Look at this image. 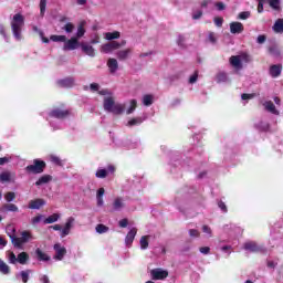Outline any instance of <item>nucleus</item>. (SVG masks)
Segmentation results:
<instances>
[{"label":"nucleus","mask_w":283,"mask_h":283,"mask_svg":"<svg viewBox=\"0 0 283 283\" xmlns=\"http://www.w3.org/2000/svg\"><path fill=\"white\" fill-rule=\"evenodd\" d=\"M23 25H25V18L21 13H15L11 20V30L17 41H21V30H23Z\"/></svg>","instance_id":"obj_1"},{"label":"nucleus","mask_w":283,"mask_h":283,"mask_svg":"<svg viewBox=\"0 0 283 283\" xmlns=\"http://www.w3.org/2000/svg\"><path fill=\"white\" fill-rule=\"evenodd\" d=\"M251 56L247 53H242L240 55H232L230 57V65H232L238 72L239 70H242L243 63H250Z\"/></svg>","instance_id":"obj_2"},{"label":"nucleus","mask_w":283,"mask_h":283,"mask_svg":"<svg viewBox=\"0 0 283 283\" xmlns=\"http://www.w3.org/2000/svg\"><path fill=\"white\" fill-rule=\"evenodd\" d=\"M31 240H34L32 233L30 231H22L20 237H15V239H13L12 244L17 247V249H23V244H28Z\"/></svg>","instance_id":"obj_3"},{"label":"nucleus","mask_w":283,"mask_h":283,"mask_svg":"<svg viewBox=\"0 0 283 283\" xmlns=\"http://www.w3.org/2000/svg\"><path fill=\"white\" fill-rule=\"evenodd\" d=\"M99 94L104 97V109L105 112H112L114 109V105L116 103V98L107 90L99 91Z\"/></svg>","instance_id":"obj_4"},{"label":"nucleus","mask_w":283,"mask_h":283,"mask_svg":"<svg viewBox=\"0 0 283 283\" xmlns=\"http://www.w3.org/2000/svg\"><path fill=\"white\" fill-rule=\"evenodd\" d=\"M43 169H45V161L35 159L33 165L27 166L25 171L29 174H43Z\"/></svg>","instance_id":"obj_5"},{"label":"nucleus","mask_w":283,"mask_h":283,"mask_svg":"<svg viewBox=\"0 0 283 283\" xmlns=\"http://www.w3.org/2000/svg\"><path fill=\"white\" fill-rule=\"evenodd\" d=\"M76 224V218L69 217L65 220V223L62 226V238H67L70 233H72V229H74Z\"/></svg>","instance_id":"obj_6"},{"label":"nucleus","mask_w":283,"mask_h":283,"mask_svg":"<svg viewBox=\"0 0 283 283\" xmlns=\"http://www.w3.org/2000/svg\"><path fill=\"white\" fill-rule=\"evenodd\" d=\"M53 249L55 251L53 260H56L57 262H61L67 254V249H65V247L61 243H55Z\"/></svg>","instance_id":"obj_7"},{"label":"nucleus","mask_w":283,"mask_h":283,"mask_svg":"<svg viewBox=\"0 0 283 283\" xmlns=\"http://www.w3.org/2000/svg\"><path fill=\"white\" fill-rule=\"evenodd\" d=\"M81 48V44L78 42V38L72 36L69 40H65L63 50L66 52H70L72 50H78Z\"/></svg>","instance_id":"obj_8"},{"label":"nucleus","mask_w":283,"mask_h":283,"mask_svg":"<svg viewBox=\"0 0 283 283\" xmlns=\"http://www.w3.org/2000/svg\"><path fill=\"white\" fill-rule=\"evenodd\" d=\"M150 277L151 280H166L169 277V272L160 268L153 269L150 270Z\"/></svg>","instance_id":"obj_9"},{"label":"nucleus","mask_w":283,"mask_h":283,"mask_svg":"<svg viewBox=\"0 0 283 283\" xmlns=\"http://www.w3.org/2000/svg\"><path fill=\"white\" fill-rule=\"evenodd\" d=\"M80 48L82 50V52L84 54H86V56H91L92 59H94V56H96V49H94V46H92L91 42H82L80 44Z\"/></svg>","instance_id":"obj_10"},{"label":"nucleus","mask_w":283,"mask_h":283,"mask_svg":"<svg viewBox=\"0 0 283 283\" xmlns=\"http://www.w3.org/2000/svg\"><path fill=\"white\" fill-rule=\"evenodd\" d=\"M134 51L130 48L122 49L116 52V57L118 61H127L128 59H132V54Z\"/></svg>","instance_id":"obj_11"},{"label":"nucleus","mask_w":283,"mask_h":283,"mask_svg":"<svg viewBox=\"0 0 283 283\" xmlns=\"http://www.w3.org/2000/svg\"><path fill=\"white\" fill-rule=\"evenodd\" d=\"M116 171V167L108 166L107 169L105 168H98L95 172L96 178H105L106 176H109V174H114Z\"/></svg>","instance_id":"obj_12"},{"label":"nucleus","mask_w":283,"mask_h":283,"mask_svg":"<svg viewBox=\"0 0 283 283\" xmlns=\"http://www.w3.org/2000/svg\"><path fill=\"white\" fill-rule=\"evenodd\" d=\"M230 32L231 34H242L244 32V24L242 22H231Z\"/></svg>","instance_id":"obj_13"},{"label":"nucleus","mask_w":283,"mask_h":283,"mask_svg":"<svg viewBox=\"0 0 283 283\" xmlns=\"http://www.w3.org/2000/svg\"><path fill=\"white\" fill-rule=\"evenodd\" d=\"M136 233H138V230L136 228L130 229V231L127 233L125 238V244L126 247H132L134 243V240L136 238Z\"/></svg>","instance_id":"obj_14"},{"label":"nucleus","mask_w":283,"mask_h":283,"mask_svg":"<svg viewBox=\"0 0 283 283\" xmlns=\"http://www.w3.org/2000/svg\"><path fill=\"white\" fill-rule=\"evenodd\" d=\"M107 67L111 74H116V72H118V60L109 57L107 61Z\"/></svg>","instance_id":"obj_15"},{"label":"nucleus","mask_w":283,"mask_h":283,"mask_svg":"<svg viewBox=\"0 0 283 283\" xmlns=\"http://www.w3.org/2000/svg\"><path fill=\"white\" fill-rule=\"evenodd\" d=\"M263 107L266 109V112H270V114L280 116V111H277V108H275V104H273V102H271V101L264 102Z\"/></svg>","instance_id":"obj_16"},{"label":"nucleus","mask_w":283,"mask_h":283,"mask_svg":"<svg viewBox=\"0 0 283 283\" xmlns=\"http://www.w3.org/2000/svg\"><path fill=\"white\" fill-rule=\"evenodd\" d=\"M125 106V112L127 115L134 114L136 112V107H138V102L136 99H130L127 104H124Z\"/></svg>","instance_id":"obj_17"},{"label":"nucleus","mask_w":283,"mask_h":283,"mask_svg":"<svg viewBox=\"0 0 283 283\" xmlns=\"http://www.w3.org/2000/svg\"><path fill=\"white\" fill-rule=\"evenodd\" d=\"M69 115H70V112L63 111L61 108L53 109L50 113V116H52V118H65Z\"/></svg>","instance_id":"obj_18"},{"label":"nucleus","mask_w":283,"mask_h":283,"mask_svg":"<svg viewBox=\"0 0 283 283\" xmlns=\"http://www.w3.org/2000/svg\"><path fill=\"white\" fill-rule=\"evenodd\" d=\"M113 208L115 211L125 209V199L123 197L115 198L113 201Z\"/></svg>","instance_id":"obj_19"},{"label":"nucleus","mask_w":283,"mask_h":283,"mask_svg":"<svg viewBox=\"0 0 283 283\" xmlns=\"http://www.w3.org/2000/svg\"><path fill=\"white\" fill-rule=\"evenodd\" d=\"M45 207V199H33L29 201V209H41Z\"/></svg>","instance_id":"obj_20"},{"label":"nucleus","mask_w":283,"mask_h":283,"mask_svg":"<svg viewBox=\"0 0 283 283\" xmlns=\"http://www.w3.org/2000/svg\"><path fill=\"white\" fill-rule=\"evenodd\" d=\"M125 104H120L118 102L115 103V105L113 106L111 114H115L116 116H120V114L125 113Z\"/></svg>","instance_id":"obj_21"},{"label":"nucleus","mask_w":283,"mask_h":283,"mask_svg":"<svg viewBox=\"0 0 283 283\" xmlns=\"http://www.w3.org/2000/svg\"><path fill=\"white\" fill-rule=\"evenodd\" d=\"M282 74V65L277 64V65H272L270 67V75L272 76V78H277V76H280Z\"/></svg>","instance_id":"obj_22"},{"label":"nucleus","mask_w":283,"mask_h":283,"mask_svg":"<svg viewBox=\"0 0 283 283\" xmlns=\"http://www.w3.org/2000/svg\"><path fill=\"white\" fill-rule=\"evenodd\" d=\"M105 196V188H99L96 191V202L97 207H103L105 205V201L103 200V197Z\"/></svg>","instance_id":"obj_23"},{"label":"nucleus","mask_w":283,"mask_h":283,"mask_svg":"<svg viewBox=\"0 0 283 283\" xmlns=\"http://www.w3.org/2000/svg\"><path fill=\"white\" fill-rule=\"evenodd\" d=\"M243 249H245V251H251V253H258V251H260V247H258V243L255 242L244 243Z\"/></svg>","instance_id":"obj_24"},{"label":"nucleus","mask_w":283,"mask_h":283,"mask_svg":"<svg viewBox=\"0 0 283 283\" xmlns=\"http://www.w3.org/2000/svg\"><path fill=\"white\" fill-rule=\"evenodd\" d=\"M104 39L106 41H116L117 39H120V33L118 31L106 32L104 33Z\"/></svg>","instance_id":"obj_25"},{"label":"nucleus","mask_w":283,"mask_h":283,"mask_svg":"<svg viewBox=\"0 0 283 283\" xmlns=\"http://www.w3.org/2000/svg\"><path fill=\"white\" fill-rule=\"evenodd\" d=\"M11 180H14V174L10 171H4L0 174V181L1 182H10Z\"/></svg>","instance_id":"obj_26"},{"label":"nucleus","mask_w":283,"mask_h":283,"mask_svg":"<svg viewBox=\"0 0 283 283\" xmlns=\"http://www.w3.org/2000/svg\"><path fill=\"white\" fill-rule=\"evenodd\" d=\"M48 182H52V176L43 175L35 181V185L36 187H42V185H48Z\"/></svg>","instance_id":"obj_27"},{"label":"nucleus","mask_w":283,"mask_h":283,"mask_svg":"<svg viewBox=\"0 0 283 283\" xmlns=\"http://www.w3.org/2000/svg\"><path fill=\"white\" fill-rule=\"evenodd\" d=\"M61 220L60 213H53L49 216L46 219H44V224H54V222H59Z\"/></svg>","instance_id":"obj_28"},{"label":"nucleus","mask_w":283,"mask_h":283,"mask_svg":"<svg viewBox=\"0 0 283 283\" xmlns=\"http://www.w3.org/2000/svg\"><path fill=\"white\" fill-rule=\"evenodd\" d=\"M59 86L60 87H73L74 86V78L67 77L64 80L59 81Z\"/></svg>","instance_id":"obj_29"},{"label":"nucleus","mask_w":283,"mask_h":283,"mask_svg":"<svg viewBox=\"0 0 283 283\" xmlns=\"http://www.w3.org/2000/svg\"><path fill=\"white\" fill-rule=\"evenodd\" d=\"M139 247L142 251H147V249H149V235H144L140 238Z\"/></svg>","instance_id":"obj_30"},{"label":"nucleus","mask_w":283,"mask_h":283,"mask_svg":"<svg viewBox=\"0 0 283 283\" xmlns=\"http://www.w3.org/2000/svg\"><path fill=\"white\" fill-rule=\"evenodd\" d=\"M273 31L276 34H283V19H277L273 25Z\"/></svg>","instance_id":"obj_31"},{"label":"nucleus","mask_w":283,"mask_h":283,"mask_svg":"<svg viewBox=\"0 0 283 283\" xmlns=\"http://www.w3.org/2000/svg\"><path fill=\"white\" fill-rule=\"evenodd\" d=\"M142 103L146 107H149V106L154 105V95H150V94L144 95L143 99H142Z\"/></svg>","instance_id":"obj_32"},{"label":"nucleus","mask_w":283,"mask_h":283,"mask_svg":"<svg viewBox=\"0 0 283 283\" xmlns=\"http://www.w3.org/2000/svg\"><path fill=\"white\" fill-rule=\"evenodd\" d=\"M1 211H2V212L11 211V212H13V213H17V211H19V207H17V205H14V203H7V205H4V206L1 208Z\"/></svg>","instance_id":"obj_33"},{"label":"nucleus","mask_w":283,"mask_h":283,"mask_svg":"<svg viewBox=\"0 0 283 283\" xmlns=\"http://www.w3.org/2000/svg\"><path fill=\"white\" fill-rule=\"evenodd\" d=\"M32 30L39 34L42 43H50V39L45 38V34L41 31V29H39L36 25H33Z\"/></svg>","instance_id":"obj_34"},{"label":"nucleus","mask_w":283,"mask_h":283,"mask_svg":"<svg viewBox=\"0 0 283 283\" xmlns=\"http://www.w3.org/2000/svg\"><path fill=\"white\" fill-rule=\"evenodd\" d=\"M85 35V22H81L77 27L75 39H82Z\"/></svg>","instance_id":"obj_35"},{"label":"nucleus","mask_w":283,"mask_h":283,"mask_svg":"<svg viewBox=\"0 0 283 283\" xmlns=\"http://www.w3.org/2000/svg\"><path fill=\"white\" fill-rule=\"evenodd\" d=\"M30 273H32L31 270L21 271L19 274H17V277H21L23 283H28V280H30Z\"/></svg>","instance_id":"obj_36"},{"label":"nucleus","mask_w":283,"mask_h":283,"mask_svg":"<svg viewBox=\"0 0 283 283\" xmlns=\"http://www.w3.org/2000/svg\"><path fill=\"white\" fill-rule=\"evenodd\" d=\"M28 260H30V255L27 252L18 254L19 264H28Z\"/></svg>","instance_id":"obj_37"},{"label":"nucleus","mask_w":283,"mask_h":283,"mask_svg":"<svg viewBox=\"0 0 283 283\" xmlns=\"http://www.w3.org/2000/svg\"><path fill=\"white\" fill-rule=\"evenodd\" d=\"M216 81L218 83H227L229 81V76L227 75V73L224 72H219L217 75H216Z\"/></svg>","instance_id":"obj_38"},{"label":"nucleus","mask_w":283,"mask_h":283,"mask_svg":"<svg viewBox=\"0 0 283 283\" xmlns=\"http://www.w3.org/2000/svg\"><path fill=\"white\" fill-rule=\"evenodd\" d=\"M202 233H205V238H213V230L209 226H202L201 227Z\"/></svg>","instance_id":"obj_39"},{"label":"nucleus","mask_w":283,"mask_h":283,"mask_svg":"<svg viewBox=\"0 0 283 283\" xmlns=\"http://www.w3.org/2000/svg\"><path fill=\"white\" fill-rule=\"evenodd\" d=\"M6 231H7V234L9 235V238L11 239V242H13V240H15V235H14V233H15V229H14V226H12V224H9L8 227H7V229H6Z\"/></svg>","instance_id":"obj_40"},{"label":"nucleus","mask_w":283,"mask_h":283,"mask_svg":"<svg viewBox=\"0 0 283 283\" xmlns=\"http://www.w3.org/2000/svg\"><path fill=\"white\" fill-rule=\"evenodd\" d=\"M50 40L54 43H65L67 41V36L65 35H51Z\"/></svg>","instance_id":"obj_41"},{"label":"nucleus","mask_w":283,"mask_h":283,"mask_svg":"<svg viewBox=\"0 0 283 283\" xmlns=\"http://www.w3.org/2000/svg\"><path fill=\"white\" fill-rule=\"evenodd\" d=\"M35 253L38 259H40L42 262H48L50 260V256L45 252L41 251V249H36Z\"/></svg>","instance_id":"obj_42"},{"label":"nucleus","mask_w":283,"mask_h":283,"mask_svg":"<svg viewBox=\"0 0 283 283\" xmlns=\"http://www.w3.org/2000/svg\"><path fill=\"white\" fill-rule=\"evenodd\" d=\"M142 123H143V119L140 117H136V118L128 120L126 126L127 127H136V125H142Z\"/></svg>","instance_id":"obj_43"},{"label":"nucleus","mask_w":283,"mask_h":283,"mask_svg":"<svg viewBox=\"0 0 283 283\" xmlns=\"http://www.w3.org/2000/svg\"><path fill=\"white\" fill-rule=\"evenodd\" d=\"M0 273H3V275H8L10 273V266L7 265L3 260L0 259Z\"/></svg>","instance_id":"obj_44"},{"label":"nucleus","mask_w":283,"mask_h":283,"mask_svg":"<svg viewBox=\"0 0 283 283\" xmlns=\"http://www.w3.org/2000/svg\"><path fill=\"white\" fill-rule=\"evenodd\" d=\"M99 52H102L103 54H112V46L109 45V42L102 44L99 48Z\"/></svg>","instance_id":"obj_45"},{"label":"nucleus","mask_w":283,"mask_h":283,"mask_svg":"<svg viewBox=\"0 0 283 283\" xmlns=\"http://www.w3.org/2000/svg\"><path fill=\"white\" fill-rule=\"evenodd\" d=\"M74 29H75V27H74V23H72V22H67L66 24H64L62 27V30H64V32H66V34H72V32H74Z\"/></svg>","instance_id":"obj_46"},{"label":"nucleus","mask_w":283,"mask_h":283,"mask_svg":"<svg viewBox=\"0 0 283 283\" xmlns=\"http://www.w3.org/2000/svg\"><path fill=\"white\" fill-rule=\"evenodd\" d=\"M49 160H51L53 165H59V167H63V160H61V158H59V156L56 155H50Z\"/></svg>","instance_id":"obj_47"},{"label":"nucleus","mask_w":283,"mask_h":283,"mask_svg":"<svg viewBox=\"0 0 283 283\" xmlns=\"http://www.w3.org/2000/svg\"><path fill=\"white\" fill-rule=\"evenodd\" d=\"M125 41H123L122 43L116 42V41H112L108 42V45H111V50L114 52V50H119L120 45H125Z\"/></svg>","instance_id":"obj_48"},{"label":"nucleus","mask_w":283,"mask_h":283,"mask_svg":"<svg viewBox=\"0 0 283 283\" xmlns=\"http://www.w3.org/2000/svg\"><path fill=\"white\" fill-rule=\"evenodd\" d=\"M48 7V0H40V14L45 15V8Z\"/></svg>","instance_id":"obj_49"},{"label":"nucleus","mask_w":283,"mask_h":283,"mask_svg":"<svg viewBox=\"0 0 283 283\" xmlns=\"http://www.w3.org/2000/svg\"><path fill=\"white\" fill-rule=\"evenodd\" d=\"M95 229L97 233H107V231H109V228L104 224H97Z\"/></svg>","instance_id":"obj_50"},{"label":"nucleus","mask_w":283,"mask_h":283,"mask_svg":"<svg viewBox=\"0 0 283 283\" xmlns=\"http://www.w3.org/2000/svg\"><path fill=\"white\" fill-rule=\"evenodd\" d=\"M8 260L10 262V264H17L18 256L14 254V252H9Z\"/></svg>","instance_id":"obj_51"},{"label":"nucleus","mask_w":283,"mask_h":283,"mask_svg":"<svg viewBox=\"0 0 283 283\" xmlns=\"http://www.w3.org/2000/svg\"><path fill=\"white\" fill-rule=\"evenodd\" d=\"M249 17H251V12L243 11V12L239 13L238 19H241V21H247V19H249Z\"/></svg>","instance_id":"obj_52"},{"label":"nucleus","mask_w":283,"mask_h":283,"mask_svg":"<svg viewBox=\"0 0 283 283\" xmlns=\"http://www.w3.org/2000/svg\"><path fill=\"white\" fill-rule=\"evenodd\" d=\"M269 3L273 10H280V0H269Z\"/></svg>","instance_id":"obj_53"},{"label":"nucleus","mask_w":283,"mask_h":283,"mask_svg":"<svg viewBox=\"0 0 283 283\" xmlns=\"http://www.w3.org/2000/svg\"><path fill=\"white\" fill-rule=\"evenodd\" d=\"M258 129H261V132H266L269 130V123L260 122L256 125Z\"/></svg>","instance_id":"obj_54"},{"label":"nucleus","mask_w":283,"mask_h":283,"mask_svg":"<svg viewBox=\"0 0 283 283\" xmlns=\"http://www.w3.org/2000/svg\"><path fill=\"white\" fill-rule=\"evenodd\" d=\"M42 220H43V214H39L31 219V224H33V226L39 224V222H41Z\"/></svg>","instance_id":"obj_55"},{"label":"nucleus","mask_w":283,"mask_h":283,"mask_svg":"<svg viewBox=\"0 0 283 283\" xmlns=\"http://www.w3.org/2000/svg\"><path fill=\"white\" fill-rule=\"evenodd\" d=\"M14 198H17V195L14 192H8L4 196V199L7 200V202H12V200H14Z\"/></svg>","instance_id":"obj_56"},{"label":"nucleus","mask_w":283,"mask_h":283,"mask_svg":"<svg viewBox=\"0 0 283 283\" xmlns=\"http://www.w3.org/2000/svg\"><path fill=\"white\" fill-rule=\"evenodd\" d=\"M98 43H101V36L95 33V34L93 35V38L91 39V44H92V45H96V44H98Z\"/></svg>","instance_id":"obj_57"},{"label":"nucleus","mask_w":283,"mask_h":283,"mask_svg":"<svg viewBox=\"0 0 283 283\" xmlns=\"http://www.w3.org/2000/svg\"><path fill=\"white\" fill-rule=\"evenodd\" d=\"M189 235L190 238H200V231H198L197 229H190Z\"/></svg>","instance_id":"obj_58"},{"label":"nucleus","mask_w":283,"mask_h":283,"mask_svg":"<svg viewBox=\"0 0 283 283\" xmlns=\"http://www.w3.org/2000/svg\"><path fill=\"white\" fill-rule=\"evenodd\" d=\"M50 228L53 229V231H60V238H62L63 226L54 224V226H51Z\"/></svg>","instance_id":"obj_59"},{"label":"nucleus","mask_w":283,"mask_h":283,"mask_svg":"<svg viewBox=\"0 0 283 283\" xmlns=\"http://www.w3.org/2000/svg\"><path fill=\"white\" fill-rule=\"evenodd\" d=\"M200 253H202L203 255H209L210 251H211V248L209 247H201L199 249Z\"/></svg>","instance_id":"obj_60"},{"label":"nucleus","mask_w":283,"mask_h":283,"mask_svg":"<svg viewBox=\"0 0 283 283\" xmlns=\"http://www.w3.org/2000/svg\"><path fill=\"white\" fill-rule=\"evenodd\" d=\"M201 17H202V11L201 10L195 11L192 13V19H195V21H198V19H201Z\"/></svg>","instance_id":"obj_61"},{"label":"nucleus","mask_w":283,"mask_h":283,"mask_svg":"<svg viewBox=\"0 0 283 283\" xmlns=\"http://www.w3.org/2000/svg\"><path fill=\"white\" fill-rule=\"evenodd\" d=\"M196 81H198V72H195L190 78H189V83L193 84L196 83Z\"/></svg>","instance_id":"obj_62"},{"label":"nucleus","mask_w":283,"mask_h":283,"mask_svg":"<svg viewBox=\"0 0 283 283\" xmlns=\"http://www.w3.org/2000/svg\"><path fill=\"white\" fill-rule=\"evenodd\" d=\"M224 20L222 18H214V23L218 28H222Z\"/></svg>","instance_id":"obj_63"},{"label":"nucleus","mask_w":283,"mask_h":283,"mask_svg":"<svg viewBox=\"0 0 283 283\" xmlns=\"http://www.w3.org/2000/svg\"><path fill=\"white\" fill-rule=\"evenodd\" d=\"M90 87L92 92H98V90H101V85L96 83H92Z\"/></svg>","instance_id":"obj_64"}]
</instances>
